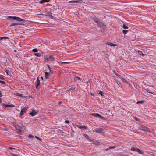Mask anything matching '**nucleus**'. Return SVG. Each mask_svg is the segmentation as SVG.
<instances>
[{"instance_id": "obj_44", "label": "nucleus", "mask_w": 156, "mask_h": 156, "mask_svg": "<svg viewBox=\"0 0 156 156\" xmlns=\"http://www.w3.org/2000/svg\"><path fill=\"white\" fill-rule=\"evenodd\" d=\"M8 149L9 150H12V149H15V148H12L11 147H9L8 148Z\"/></svg>"}, {"instance_id": "obj_26", "label": "nucleus", "mask_w": 156, "mask_h": 156, "mask_svg": "<svg viewBox=\"0 0 156 156\" xmlns=\"http://www.w3.org/2000/svg\"><path fill=\"white\" fill-rule=\"evenodd\" d=\"M138 148H136L135 147H132L131 149V150L132 151H137V149Z\"/></svg>"}, {"instance_id": "obj_11", "label": "nucleus", "mask_w": 156, "mask_h": 156, "mask_svg": "<svg viewBox=\"0 0 156 156\" xmlns=\"http://www.w3.org/2000/svg\"><path fill=\"white\" fill-rule=\"evenodd\" d=\"M93 131L96 133H101L103 132V130L102 128H98L94 130H93Z\"/></svg>"}, {"instance_id": "obj_49", "label": "nucleus", "mask_w": 156, "mask_h": 156, "mask_svg": "<svg viewBox=\"0 0 156 156\" xmlns=\"http://www.w3.org/2000/svg\"><path fill=\"white\" fill-rule=\"evenodd\" d=\"M90 94L92 96H94L95 95V94L94 93H90Z\"/></svg>"}, {"instance_id": "obj_37", "label": "nucleus", "mask_w": 156, "mask_h": 156, "mask_svg": "<svg viewBox=\"0 0 156 156\" xmlns=\"http://www.w3.org/2000/svg\"><path fill=\"white\" fill-rule=\"evenodd\" d=\"M8 37H0V40H2L4 39H8Z\"/></svg>"}, {"instance_id": "obj_60", "label": "nucleus", "mask_w": 156, "mask_h": 156, "mask_svg": "<svg viewBox=\"0 0 156 156\" xmlns=\"http://www.w3.org/2000/svg\"><path fill=\"white\" fill-rule=\"evenodd\" d=\"M14 51H15V52H16V50H14Z\"/></svg>"}, {"instance_id": "obj_50", "label": "nucleus", "mask_w": 156, "mask_h": 156, "mask_svg": "<svg viewBox=\"0 0 156 156\" xmlns=\"http://www.w3.org/2000/svg\"><path fill=\"white\" fill-rule=\"evenodd\" d=\"M14 16H9L8 17V18H12L13 19V17Z\"/></svg>"}, {"instance_id": "obj_10", "label": "nucleus", "mask_w": 156, "mask_h": 156, "mask_svg": "<svg viewBox=\"0 0 156 156\" xmlns=\"http://www.w3.org/2000/svg\"><path fill=\"white\" fill-rule=\"evenodd\" d=\"M35 87L37 89H38L39 86L40 85V81L38 77L37 78V80L36 81L35 83Z\"/></svg>"}, {"instance_id": "obj_45", "label": "nucleus", "mask_w": 156, "mask_h": 156, "mask_svg": "<svg viewBox=\"0 0 156 156\" xmlns=\"http://www.w3.org/2000/svg\"><path fill=\"white\" fill-rule=\"evenodd\" d=\"M70 89L71 90H73L75 89V88L73 87H72Z\"/></svg>"}, {"instance_id": "obj_6", "label": "nucleus", "mask_w": 156, "mask_h": 156, "mask_svg": "<svg viewBox=\"0 0 156 156\" xmlns=\"http://www.w3.org/2000/svg\"><path fill=\"white\" fill-rule=\"evenodd\" d=\"M99 26L101 28L103 29L104 30H106L107 28L106 26L105 25H104V23L102 22H101V23L99 24Z\"/></svg>"}, {"instance_id": "obj_18", "label": "nucleus", "mask_w": 156, "mask_h": 156, "mask_svg": "<svg viewBox=\"0 0 156 156\" xmlns=\"http://www.w3.org/2000/svg\"><path fill=\"white\" fill-rule=\"evenodd\" d=\"M50 1V0H41L39 1V3L41 4H42L44 2H48Z\"/></svg>"}, {"instance_id": "obj_47", "label": "nucleus", "mask_w": 156, "mask_h": 156, "mask_svg": "<svg viewBox=\"0 0 156 156\" xmlns=\"http://www.w3.org/2000/svg\"><path fill=\"white\" fill-rule=\"evenodd\" d=\"M0 79L3 80L4 78L2 77V76L0 75Z\"/></svg>"}, {"instance_id": "obj_38", "label": "nucleus", "mask_w": 156, "mask_h": 156, "mask_svg": "<svg viewBox=\"0 0 156 156\" xmlns=\"http://www.w3.org/2000/svg\"><path fill=\"white\" fill-rule=\"evenodd\" d=\"M28 137L30 138H32L34 137V136L31 135H29L28 136Z\"/></svg>"}, {"instance_id": "obj_16", "label": "nucleus", "mask_w": 156, "mask_h": 156, "mask_svg": "<svg viewBox=\"0 0 156 156\" xmlns=\"http://www.w3.org/2000/svg\"><path fill=\"white\" fill-rule=\"evenodd\" d=\"M106 44L108 45H110L111 46H113L114 47H115V46L116 45L115 44L112 43L110 42H108Z\"/></svg>"}, {"instance_id": "obj_46", "label": "nucleus", "mask_w": 156, "mask_h": 156, "mask_svg": "<svg viewBox=\"0 0 156 156\" xmlns=\"http://www.w3.org/2000/svg\"><path fill=\"white\" fill-rule=\"evenodd\" d=\"M35 137L36 139H38V140H41V139L39 137H37V136H35Z\"/></svg>"}, {"instance_id": "obj_31", "label": "nucleus", "mask_w": 156, "mask_h": 156, "mask_svg": "<svg viewBox=\"0 0 156 156\" xmlns=\"http://www.w3.org/2000/svg\"><path fill=\"white\" fill-rule=\"evenodd\" d=\"M134 119L136 121H139V122L140 120L139 118H137V117H134Z\"/></svg>"}, {"instance_id": "obj_43", "label": "nucleus", "mask_w": 156, "mask_h": 156, "mask_svg": "<svg viewBox=\"0 0 156 156\" xmlns=\"http://www.w3.org/2000/svg\"><path fill=\"white\" fill-rule=\"evenodd\" d=\"M5 72H6V74L7 75H9V74H8V73H9V70H5Z\"/></svg>"}, {"instance_id": "obj_61", "label": "nucleus", "mask_w": 156, "mask_h": 156, "mask_svg": "<svg viewBox=\"0 0 156 156\" xmlns=\"http://www.w3.org/2000/svg\"><path fill=\"white\" fill-rule=\"evenodd\" d=\"M15 156H18L17 155H16Z\"/></svg>"}, {"instance_id": "obj_55", "label": "nucleus", "mask_w": 156, "mask_h": 156, "mask_svg": "<svg viewBox=\"0 0 156 156\" xmlns=\"http://www.w3.org/2000/svg\"><path fill=\"white\" fill-rule=\"evenodd\" d=\"M20 93H17V94H16V96H19V95H20Z\"/></svg>"}, {"instance_id": "obj_52", "label": "nucleus", "mask_w": 156, "mask_h": 156, "mask_svg": "<svg viewBox=\"0 0 156 156\" xmlns=\"http://www.w3.org/2000/svg\"><path fill=\"white\" fill-rule=\"evenodd\" d=\"M2 95L1 91H0V97H1L2 96Z\"/></svg>"}, {"instance_id": "obj_40", "label": "nucleus", "mask_w": 156, "mask_h": 156, "mask_svg": "<svg viewBox=\"0 0 156 156\" xmlns=\"http://www.w3.org/2000/svg\"><path fill=\"white\" fill-rule=\"evenodd\" d=\"M65 123H66L69 124V121H68V120H66L65 121Z\"/></svg>"}, {"instance_id": "obj_3", "label": "nucleus", "mask_w": 156, "mask_h": 156, "mask_svg": "<svg viewBox=\"0 0 156 156\" xmlns=\"http://www.w3.org/2000/svg\"><path fill=\"white\" fill-rule=\"evenodd\" d=\"M138 129L139 130H142V131L146 132H149L148 128L144 126H140L138 128Z\"/></svg>"}, {"instance_id": "obj_29", "label": "nucleus", "mask_w": 156, "mask_h": 156, "mask_svg": "<svg viewBox=\"0 0 156 156\" xmlns=\"http://www.w3.org/2000/svg\"><path fill=\"white\" fill-rule=\"evenodd\" d=\"M82 129H83L84 130H85L87 129V127L85 126H82Z\"/></svg>"}, {"instance_id": "obj_39", "label": "nucleus", "mask_w": 156, "mask_h": 156, "mask_svg": "<svg viewBox=\"0 0 156 156\" xmlns=\"http://www.w3.org/2000/svg\"><path fill=\"white\" fill-rule=\"evenodd\" d=\"M76 126L79 128L82 129V126H80L79 125H76Z\"/></svg>"}, {"instance_id": "obj_30", "label": "nucleus", "mask_w": 156, "mask_h": 156, "mask_svg": "<svg viewBox=\"0 0 156 156\" xmlns=\"http://www.w3.org/2000/svg\"><path fill=\"white\" fill-rule=\"evenodd\" d=\"M128 32V30H122V33L124 34H126Z\"/></svg>"}, {"instance_id": "obj_8", "label": "nucleus", "mask_w": 156, "mask_h": 156, "mask_svg": "<svg viewBox=\"0 0 156 156\" xmlns=\"http://www.w3.org/2000/svg\"><path fill=\"white\" fill-rule=\"evenodd\" d=\"M13 19L14 20H16L17 21H19L26 22L27 21V20H23L18 17L14 16L13 17Z\"/></svg>"}, {"instance_id": "obj_56", "label": "nucleus", "mask_w": 156, "mask_h": 156, "mask_svg": "<svg viewBox=\"0 0 156 156\" xmlns=\"http://www.w3.org/2000/svg\"><path fill=\"white\" fill-rule=\"evenodd\" d=\"M2 101V99L1 98H0V103H1Z\"/></svg>"}, {"instance_id": "obj_14", "label": "nucleus", "mask_w": 156, "mask_h": 156, "mask_svg": "<svg viewBox=\"0 0 156 156\" xmlns=\"http://www.w3.org/2000/svg\"><path fill=\"white\" fill-rule=\"evenodd\" d=\"M2 106L5 107V108H8V107H14L15 106L13 105H6L5 104L3 103L2 104Z\"/></svg>"}, {"instance_id": "obj_23", "label": "nucleus", "mask_w": 156, "mask_h": 156, "mask_svg": "<svg viewBox=\"0 0 156 156\" xmlns=\"http://www.w3.org/2000/svg\"><path fill=\"white\" fill-rule=\"evenodd\" d=\"M80 79L81 78L80 77L76 76L74 78V80L75 81H76L78 80H80Z\"/></svg>"}, {"instance_id": "obj_42", "label": "nucleus", "mask_w": 156, "mask_h": 156, "mask_svg": "<svg viewBox=\"0 0 156 156\" xmlns=\"http://www.w3.org/2000/svg\"><path fill=\"white\" fill-rule=\"evenodd\" d=\"M19 96H20V97H25L23 96V94H20V95H19Z\"/></svg>"}, {"instance_id": "obj_2", "label": "nucleus", "mask_w": 156, "mask_h": 156, "mask_svg": "<svg viewBox=\"0 0 156 156\" xmlns=\"http://www.w3.org/2000/svg\"><path fill=\"white\" fill-rule=\"evenodd\" d=\"M13 124L16 130H17L19 132L21 133L22 129V124L21 122H13Z\"/></svg>"}, {"instance_id": "obj_25", "label": "nucleus", "mask_w": 156, "mask_h": 156, "mask_svg": "<svg viewBox=\"0 0 156 156\" xmlns=\"http://www.w3.org/2000/svg\"><path fill=\"white\" fill-rule=\"evenodd\" d=\"M144 101L143 100H141V101H137V102H136V104H142V103H144Z\"/></svg>"}, {"instance_id": "obj_48", "label": "nucleus", "mask_w": 156, "mask_h": 156, "mask_svg": "<svg viewBox=\"0 0 156 156\" xmlns=\"http://www.w3.org/2000/svg\"><path fill=\"white\" fill-rule=\"evenodd\" d=\"M90 82V80H89L88 81H86L85 83L87 84V85H88V83H89Z\"/></svg>"}, {"instance_id": "obj_33", "label": "nucleus", "mask_w": 156, "mask_h": 156, "mask_svg": "<svg viewBox=\"0 0 156 156\" xmlns=\"http://www.w3.org/2000/svg\"><path fill=\"white\" fill-rule=\"evenodd\" d=\"M38 51L37 49H34L32 50V51L34 52H37Z\"/></svg>"}, {"instance_id": "obj_32", "label": "nucleus", "mask_w": 156, "mask_h": 156, "mask_svg": "<svg viewBox=\"0 0 156 156\" xmlns=\"http://www.w3.org/2000/svg\"><path fill=\"white\" fill-rule=\"evenodd\" d=\"M123 28L124 29H128V27L127 26H126L124 24H123Z\"/></svg>"}, {"instance_id": "obj_22", "label": "nucleus", "mask_w": 156, "mask_h": 156, "mask_svg": "<svg viewBox=\"0 0 156 156\" xmlns=\"http://www.w3.org/2000/svg\"><path fill=\"white\" fill-rule=\"evenodd\" d=\"M34 55L35 56H37V57H39L41 55V54L40 53H34Z\"/></svg>"}, {"instance_id": "obj_51", "label": "nucleus", "mask_w": 156, "mask_h": 156, "mask_svg": "<svg viewBox=\"0 0 156 156\" xmlns=\"http://www.w3.org/2000/svg\"><path fill=\"white\" fill-rule=\"evenodd\" d=\"M47 66L48 67V68L49 69H51L50 67V66L48 65H47Z\"/></svg>"}, {"instance_id": "obj_34", "label": "nucleus", "mask_w": 156, "mask_h": 156, "mask_svg": "<svg viewBox=\"0 0 156 156\" xmlns=\"http://www.w3.org/2000/svg\"><path fill=\"white\" fill-rule=\"evenodd\" d=\"M70 63V62H62L61 63L62 64H69Z\"/></svg>"}, {"instance_id": "obj_41", "label": "nucleus", "mask_w": 156, "mask_h": 156, "mask_svg": "<svg viewBox=\"0 0 156 156\" xmlns=\"http://www.w3.org/2000/svg\"><path fill=\"white\" fill-rule=\"evenodd\" d=\"M51 10H52V11H53V10H56V8L55 9L54 8L52 7L51 8Z\"/></svg>"}, {"instance_id": "obj_59", "label": "nucleus", "mask_w": 156, "mask_h": 156, "mask_svg": "<svg viewBox=\"0 0 156 156\" xmlns=\"http://www.w3.org/2000/svg\"><path fill=\"white\" fill-rule=\"evenodd\" d=\"M41 78L42 79V80H43V78L42 76H41Z\"/></svg>"}, {"instance_id": "obj_35", "label": "nucleus", "mask_w": 156, "mask_h": 156, "mask_svg": "<svg viewBox=\"0 0 156 156\" xmlns=\"http://www.w3.org/2000/svg\"><path fill=\"white\" fill-rule=\"evenodd\" d=\"M115 148V146L110 147H109V149H108L107 150H109L110 149H114V148Z\"/></svg>"}, {"instance_id": "obj_4", "label": "nucleus", "mask_w": 156, "mask_h": 156, "mask_svg": "<svg viewBox=\"0 0 156 156\" xmlns=\"http://www.w3.org/2000/svg\"><path fill=\"white\" fill-rule=\"evenodd\" d=\"M27 105H26L25 107L21 110L20 115V116H22L26 112L27 110L28 109V107L27 106Z\"/></svg>"}, {"instance_id": "obj_7", "label": "nucleus", "mask_w": 156, "mask_h": 156, "mask_svg": "<svg viewBox=\"0 0 156 156\" xmlns=\"http://www.w3.org/2000/svg\"><path fill=\"white\" fill-rule=\"evenodd\" d=\"M90 115L94 117H98L101 119L105 118L104 117L101 116L100 114L97 113H91Z\"/></svg>"}, {"instance_id": "obj_15", "label": "nucleus", "mask_w": 156, "mask_h": 156, "mask_svg": "<svg viewBox=\"0 0 156 156\" xmlns=\"http://www.w3.org/2000/svg\"><path fill=\"white\" fill-rule=\"evenodd\" d=\"M24 25V24L23 23H20L18 22L17 23H11V24L10 25V27H12L13 26H15V25Z\"/></svg>"}, {"instance_id": "obj_5", "label": "nucleus", "mask_w": 156, "mask_h": 156, "mask_svg": "<svg viewBox=\"0 0 156 156\" xmlns=\"http://www.w3.org/2000/svg\"><path fill=\"white\" fill-rule=\"evenodd\" d=\"M82 2L83 1L82 0H72L69 1L68 3L74 4L75 3H82Z\"/></svg>"}, {"instance_id": "obj_21", "label": "nucleus", "mask_w": 156, "mask_h": 156, "mask_svg": "<svg viewBox=\"0 0 156 156\" xmlns=\"http://www.w3.org/2000/svg\"><path fill=\"white\" fill-rule=\"evenodd\" d=\"M137 52H138V53L139 54V55H141L142 56H144L145 55L144 54L142 51H140V50H138V51H137Z\"/></svg>"}, {"instance_id": "obj_54", "label": "nucleus", "mask_w": 156, "mask_h": 156, "mask_svg": "<svg viewBox=\"0 0 156 156\" xmlns=\"http://www.w3.org/2000/svg\"><path fill=\"white\" fill-rule=\"evenodd\" d=\"M147 90V92L148 93H150V94H152V93L149 92V90Z\"/></svg>"}, {"instance_id": "obj_1", "label": "nucleus", "mask_w": 156, "mask_h": 156, "mask_svg": "<svg viewBox=\"0 0 156 156\" xmlns=\"http://www.w3.org/2000/svg\"><path fill=\"white\" fill-rule=\"evenodd\" d=\"M44 61L52 62L55 61V58L52 55H45L44 56Z\"/></svg>"}, {"instance_id": "obj_17", "label": "nucleus", "mask_w": 156, "mask_h": 156, "mask_svg": "<svg viewBox=\"0 0 156 156\" xmlns=\"http://www.w3.org/2000/svg\"><path fill=\"white\" fill-rule=\"evenodd\" d=\"M121 79L122 81H123V82H124L126 83L128 85L130 84V83H129V81H127L125 79L123 78H121Z\"/></svg>"}, {"instance_id": "obj_28", "label": "nucleus", "mask_w": 156, "mask_h": 156, "mask_svg": "<svg viewBox=\"0 0 156 156\" xmlns=\"http://www.w3.org/2000/svg\"><path fill=\"white\" fill-rule=\"evenodd\" d=\"M99 94L101 95V96H104V93L103 92L101 91H100L99 93Z\"/></svg>"}, {"instance_id": "obj_9", "label": "nucleus", "mask_w": 156, "mask_h": 156, "mask_svg": "<svg viewBox=\"0 0 156 156\" xmlns=\"http://www.w3.org/2000/svg\"><path fill=\"white\" fill-rule=\"evenodd\" d=\"M37 111L35 110L34 109L32 110L31 112L29 113L32 116H34L37 114Z\"/></svg>"}, {"instance_id": "obj_57", "label": "nucleus", "mask_w": 156, "mask_h": 156, "mask_svg": "<svg viewBox=\"0 0 156 156\" xmlns=\"http://www.w3.org/2000/svg\"><path fill=\"white\" fill-rule=\"evenodd\" d=\"M11 154L13 156H15L16 155L14 154Z\"/></svg>"}, {"instance_id": "obj_53", "label": "nucleus", "mask_w": 156, "mask_h": 156, "mask_svg": "<svg viewBox=\"0 0 156 156\" xmlns=\"http://www.w3.org/2000/svg\"><path fill=\"white\" fill-rule=\"evenodd\" d=\"M49 72L52 73V71L51 69H49Z\"/></svg>"}, {"instance_id": "obj_27", "label": "nucleus", "mask_w": 156, "mask_h": 156, "mask_svg": "<svg viewBox=\"0 0 156 156\" xmlns=\"http://www.w3.org/2000/svg\"><path fill=\"white\" fill-rule=\"evenodd\" d=\"M83 136L85 138H86V139H88V138H89V136H88V135L86 134H83Z\"/></svg>"}, {"instance_id": "obj_58", "label": "nucleus", "mask_w": 156, "mask_h": 156, "mask_svg": "<svg viewBox=\"0 0 156 156\" xmlns=\"http://www.w3.org/2000/svg\"><path fill=\"white\" fill-rule=\"evenodd\" d=\"M80 82L81 83V82H82V81H83V80L80 79Z\"/></svg>"}, {"instance_id": "obj_19", "label": "nucleus", "mask_w": 156, "mask_h": 156, "mask_svg": "<svg viewBox=\"0 0 156 156\" xmlns=\"http://www.w3.org/2000/svg\"><path fill=\"white\" fill-rule=\"evenodd\" d=\"M45 78L46 79H48L49 78V73L48 72H45Z\"/></svg>"}, {"instance_id": "obj_36", "label": "nucleus", "mask_w": 156, "mask_h": 156, "mask_svg": "<svg viewBox=\"0 0 156 156\" xmlns=\"http://www.w3.org/2000/svg\"><path fill=\"white\" fill-rule=\"evenodd\" d=\"M0 83H1L2 84H6L5 82L1 80H0Z\"/></svg>"}, {"instance_id": "obj_13", "label": "nucleus", "mask_w": 156, "mask_h": 156, "mask_svg": "<svg viewBox=\"0 0 156 156\" xmlns=\"http://www.w3.org/2000/svg\"><path fill=\"white\" fill-rule=\"evenodd\" d=\"M52 13L51 12H49L47 13L46 16H49L50 18L54 19V17L52 15Z\"/></svg>"}, {"instance_id": "obj_12", "label": "nucleus", "mask_w": 156, "mask_h": 156, "mask_svg": "<svg viewBox=\"0 0 156 156\" xmlns=\"http://www.w3.org/2000/svg\"><path fill=\"white\" fill-rule=\"evenodd\" d=\"M93 20L97 24L98 26L100 23H101V21L98 20V19L96 17H94L93 18Z\"/></svg>"}, {"instance_id": "obj_24", "label": "nucleus", "mask_w": 156, "mask_h": 156, "mask_svg": "<svg viewBox=\"0 0 156 156\" xmlns=\"http://www.w3.org/2000/svg\"><path fill=\"white\" fill-rule=\"evenodd\" d=\"M114 73L116 75V76L118 78H120L121 79V78H122L121 77V76L118 74V73H117L116 72H114Z\"/></svg>"}, {"instance_id": "obj_20", "label": "nucleus", "mask_w": 156, "mask_h": 156, "mask_svg": "<svg viewBox=\"0 0 156 156\" xmlns=\"http://www.w3.org/2000/svg\"><path fill=\"white\" fill-rule=\"evenodd\" d=\"M137 150L136 152H137L139 154H143V152L142 151L140 150L138 148L137 149Z\"/></svg>"}]
</instances>
